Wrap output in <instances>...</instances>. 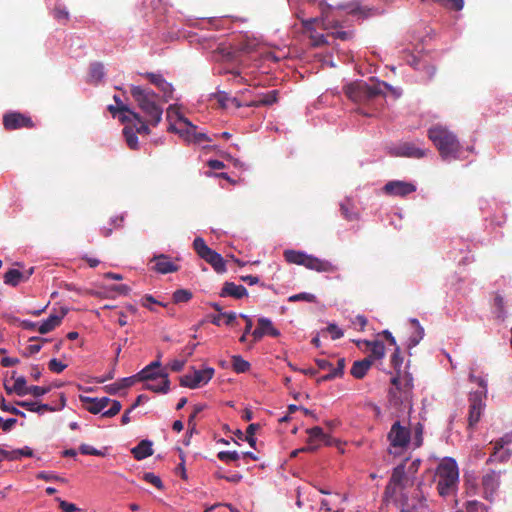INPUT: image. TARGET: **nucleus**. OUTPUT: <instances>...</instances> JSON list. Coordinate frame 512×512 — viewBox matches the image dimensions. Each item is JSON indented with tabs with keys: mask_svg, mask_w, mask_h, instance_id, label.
Returning a JSON list of instances; mask_svg holds the SVG:
<instances>
[{
	"mask_svg": "<svg viewBox=\"0 0 512 512\" xmlns=\"http://www.w3.org/2000/svg\"><path fill=\"white\" fill-rule=\"evenodd\" d=\"M193 248L197 255L209 263L217 273L222 274L226 272V261L224 258L221 254L208 247L203 238L196 237L193 241Z\"/></svg>",
	"mask_w": 512,
	"mask_h": 512,
	"instance_id": "423d86ee",
	"label": "nucleus"
},
{
	"mask_svg": "<svg viewBox=\"0 0 512 512\" xmlns=\"http://www.w3.org/2000/svg\"><path fill=\"white\" fill-rule=\"evenodd\" d=\"M30 341H36L37 343L30 344L27 347V350H28L29 354H36V353H38L41 350L42 343L47 342L48 339L39 338V337H32V338H30Z\"/></svg>",
	"mask_w": 512,
	"mask_h": 512,
	"instance_id": "8fccbe9b",
	"label": "nucleus"
},
{
	"mask_svg": "<svg viewBox=\"0 0 512 512\" xmlns=\"http://www.w3.org/2000/svg\"><path fill=\"white\" fill-rule=\"evenodd\" d=\"M159 377L162 378L160 385L145 384L144 389L155 392V393H167L170 390V381L166 372H159Z\"/></svg>",
	"mask_w": 512,
	"mask_h": 512,
	"instance_id": "c85d7f7f",
	"label": "nucleus"
},
{
	"mask_svg": "<svg viewBox=\"0 0 512 512\" xmlns=\"http://www.w3.org/2000/svg\"><path fill=\"white\" fill-rule=\"evenodd\" d=\"M318 24L323 28L324 30L330 29V28H336L339 26L338 22H333L330 19V13L328 11L322 10V18H309L307 20L303 21L304 29L307 32H314L315 28L314 26Z\"/></svg>",
	"mask_w": 512,
	"mask_h": 512,
	"instance_id": "4468645a",
	"label": "nucleus"
},
{
	"mask_svg": "<svg viewBox=\"0 0 512 512\" xmlns=\"http://www.w3.org/2000/svg\"><path fill=\"white\" fill-rule=\"evenodd\" d=\"M278 100V91L271 90L266 94L260 96L257 100L252 101L248 104L249 107H260V106H270L276 103Z\"/></svg>",
	"mask_w": 512,
	"mask_h": 512,
	"instance_id": "cd10ccee",
	"label": "nucleus"
},
{
	"mask_svg": "<svg viewBox=\"0 0 512 512\" xmlns=\"http://www.w3.org/2000/svg\"><path fill=\"white\" fill-rule=\"evenodd\" d=\"M89 76L95 82H99L100 80H102V78L104 77L103 64L98 62L91 64Z\"/></svg>",
	"mask_w": 512,
	"mask_h": 512,
	"instance_id": "4c0bfd02",
	"label": "nucleus"
},
{
	"mask_svg": "<svg viewBox=\"0 0 512 512\" xmlns=\"http://www.w3.org/2000/svg\"><path fill=\"white\" fill-rule=\"evenodd\" d=\"M408 482V478L405 472V465L400 464L393 469L389 484L386 487V493L391 489L393 492L396 489H403Z\"/></svg>",
	"mask_w": 512,
	"mask_h": 512,
	"instance_id": "a211bd4d",
	"label": "nucleus"
},
{
	"mask_svg": "<svg viewBox=\"0 0 512 512\" xmlns=\"http://www.w3.org/2000/svg\"><path fill=\"white\" fill-rule=\"evenodd\" d=\"M310 39H311L312 45L314 47H320V46H323V45L327 44V40H326L325 35L318 34L315 31L314 32H310Z\"/></svg>",
	"mask_w": 512,
	"mask_h": 512,
	"instance_id": "864d4df0",
	"label": "nucleus"
},
{
	"mask_svg": "<svg viewBox=\"0 0 512 512\" xmlns=\"http://www.w3.org/2000/svg\"><path fill=\"white\" fill-rule=\"evenodd\" d=\"M307 254L295 250H287L284 252L285 260L288 263L304 265Z\"/></svg>",
	"mask_w": 512,
	"mask_h": 512,
	"instance_id": "72a5a7b5",
	"label": "nucleus"
},
{
	"mask_svg": "<svg viewBox=\"0 0 512 512\" xmlns=\"http://www.w3.org/2000/svg\"><path fill=\"white\" fill-rule=\"evenodd\" d=\"M413 377L410 373H397L390 380L388 402L397 410L411 411L413 406Z\"/></svg>",
	"mask_w": 512,
	"mask_h": 512,
	"instance_id": "f257e3e1",
	"label": "nucleus"
},
{
	"mask_svg": "<svg viewBox=\"0 0 512 512\" xmlns=\"http://www.w3.org/2000/svg\"><path fill=\"white\" fill-rule=\"evenodd\" d=\"M423 425L418 422L413 428V444L416 448L420 447L423 444Z\"/></svg>",
	"mask_w": 512,
	"mask_h": 512,
	"instance_id": "a19ab883",
	"label": "nucleus"
},
{
	"mask_svg": "<svg viewBox=\"0 0 512 512\" xmlns=\"http://www.w3.org/2000/svg\"><path fill=\"white\" fill-rule=\"evenodd\" d=\"M109 404H111V407L102 413V417H106V418L114 417L115 415H117L120 412V410L122 408V405L118 400L110 399Z\"/></svg>",
	"mask_w": 512,
	"mask_h": 512,
	"instance_id": "79ce46f5",
	"label": "nucleus"
},
{
	"mask_svg": "<svg viewBox=\"0 0 512 512\" xmlns=\"http://www.w3.org/2000/svg\"><path fill=\"white\" fill-rule=\"evenodd\" d=\"M373 364L371 357H366L362 360L355 361L351 367L350 373L356 379L365 377Z\"/></svg>",
	"mask_w": 512,
	"mask_h": 512,
	"instance_id": "393cba45",
	"label": "nucleus"
},
{
	"mask_svg": "<svg viewBox=\"0 0 512 512\" xmlns=\"http://www.w3.org/2000/svg\"><path fill=\"white\" fill-rule=\"evenodd\" d=\"M308 437V446H316L318 448V442L324 441L326 435L321 427L315 426L310 429H307Z\"/></svg>",
	"mask_w": 512,
	"mask_h": 512,
	"instance_id": "473e14b6",
	"label": "nucleus"
},
{
	"mask_svg": "<svg viewBox=\"0 0 512 512\" xmlns=\"http://www.w3.org/2000/svg\"><path fill=\"white\" fill-rule=\"evenodd\" d=\"M363 343L370 349L371 353L368 357H371L373 361L376 359H382L385 356V346L382 342L364 340Z\"/></svg>",
	"mask_w": 512,
	"mask_h": 512,
	"instance_id": "bb28decb",
	"label": "nucleus"
},
{
	"mask_svg": "<svg viewBox=\"0 0 512 512\" xmlns=\"http://www.w3.org/2000/svg\"><path fill=\"white\" fill-rule=\"evenodd\" d=\"M66 313L67 311L63 309L61 310L60 314H51L45 321H43L38 326V332L40 334H46L53 331L56 327H58L61 324Z\"/></svg>",
	"mask_w": 512,
	"mask_h": 512,
	"instance_id": "4be33fe9",
	"label": "nucleus"
},
{
	"mask_svg": "<svg viewBox=\"0 0 512 512\" xmlns=\"http://www.w3.org/2000/svg\"><path fill=\"white\" fill-rule=\"evenodd\" d=\"M186 360L175 359L170 363V368L174 372H180L185 366Z\"/></svg>",
	"mask_w": 512,
	"mask_h": 512,
	"instance_id": "774afa93",
	"label": "nucleus"
},
{
	"mask_svg": "<svg viewBox=\"0 0 512 512\" xmlns=\"http://www.w3.org/2000/svg\"><path fill=\"white\" fill-rule=\"evenodd\" d=\"M136 380H138L137 374L131 377L122 378L118 382L120 384V389L132 386Z\"/></svg>",
	"mask_w": 512,
	"mask_h": 512,
	"instance_id": "338daca9",
	"label": "nucleus"
},
{
	"mask_svg": "<svg viewBox=\"0 0 512 512\" xmlns=\"http://www.w3.org/2000/svg\"><path fill=\"white\" fill-rule=\"evenodd\" d=\"M232 368L236 373H245L250 369V363L240 355L232 356Z\"/></svg>",
	"mask_w": 512,
	"mask_h": 512,
	"instance_id": "c9c22d12",
	"label": "nucleus"
},
{
	"mask_svg": "<svg viewBox=\"0 0 512 512\" xmlns=\"http://www.w3.org/2000/svg\"><path fill=\"white\" fill-rule=\"evenodd\" d=\"M217 457L221 461H238L240 458V454L237 451H220L217 454Z\"/></svg>",
	"mask_w": 512,
	"mask_h": 512,
	"instance_id": "49530a36",
	"label": "nucleus"
},
{
	"mask_svg": "<svg viewBox=\"0 0 512 512\" xmlns=\"http://www.w3.org/2000/svg\"><path fill=\"white\" fill-rule=\"evenodd\" d=\"M300 300L314 303V302H316V296L311 293L303 292V293L295 294V295H292L291 297H289L290 302H295V301H300Z\"/></svg>",
	"mask_w": 512,
	"mask_h": 512,
	"instance_id": "3c124183",
	"label": "nucleus"
},
{
	"mask_svg": "<svg viewBox=\"0 0 512 512\" xmlns=\"http://www.w3.org/2000/svg\"><path fill=\"white\" fill-rule=\"evenodd\" d=\"M131 453L137 460L145 459L153 454L152 442L142 440L138 445L132 448Z\"/></svg>",
	"mask_w": 512,
	"mask_h": 512,
	"instance_id": "a878e982",
	"label": "nucleus"
},
{
	"mask_svg": "<svg viewBox=\"0 0 512 512\" xmlns=\"http://www.w3.org/2000/svg\"><path fill=\"white\" fill-rule=\"evenodd\" d=\"M264 335L278 337L280 335V331L273 326L270 319L261 317L258 319V327L252 332V336L255 341H258Z\"/></svg>",
	"mask_w": 512,
	"mask_h": 512,
	"instance_id": "f3484780",
	"label": "nucleus"
},
{
	"mask_svg": "<svg viewBox=\"0 0 512 512\" xmlns=\"http://www.w3.org/2000/svg\"><path fill=\"white\" fill-rule=\"evenodd\" d=\"M436 479L437 490L440 496H455L459 481V470L455 460H443L437 467Z\"/></svg>",
	"mask_w": 512,
	"mask_h": 512,
	"instance_id": "20e7f679",
	"label": "nucleus"
},
{
	"mask_svg": "<svg viewBox=\"0 0 512 512\" xmlns=\"http://www.w3.org/2000/svg\"><path fill=\"white\" fill-rule=\"evenodd\" d=\"M143 479L147 482L155 486L157 489H163L162 480L156 476L154 473L147 472L143 475Z\"/></svg>",
	"mask_w": 512,
	"mask_h": 512,
	"instance_id": "de8ad7c7",
	"label": "nucleus"
},
{
	"mask_svg": "<svg viewBox=\"0 0 512 512\" xmlns=\"http://www.w3.org/2000/svg\"><path fill=\"white\" fill-rule=\"evenodd\" d=\"M25 280H27V277L17 269H10L4 275V283L13 287Z\"/></svg>",
	"mask_w": 512,
	"mask_h": 512,
	"instance_id": "2f4dec72",
	"label": "nucleus"
},
{
	"mask_svg": "<svg viewBox=\"0 0 512 512\" xmlns=\"http://www.w3.org/2000/svg\"><path fill=\"white\" fill-rule=\"evenodd\" d=\"M123 135L130 149L137 150L139 148L137 133L132 125L125 124Z\"/></svg>",
	"mask_w": 512,
	"mask_h": 512,
	"instance_id": "7c9ffc66",
	"label": "nucleus"
},
{
	"mask_svg": "<svg viewBox=\"0 0 512 512\" xmlns=\"http://www.w3.org/2000/svg\"><path fill=\"white\" fill-rule=\"evenodd\" d=\"M119 120L123 124H131V122L134 120L137 124L132 125L134 127V130L137 134H149L150 129L148 127V124L144 121V119L141 117V115L137 112H131V115L128 116L126 114L120 115Z\"/></svg>",
	"mask_w": 512,
	"mask_h": 512,
	"instance_id": "412c9836",
	"label": "nucleus"
},
{
	"mask_svg": "<svg viewBox=\"0 0 512 512\" xmlns=\"http://www.w3.org/2000/svg\"><path fill=\"white\" fill-rule=\"evenodd\" d=\"M427 136L437 148L442 159L458 158L462 146L455 133L446 126L436 124L428 129Z\"/></svg>",
	"mask_w": 512,
	"mask_h": 512,
	"instance_id": "7ed1b4c3",
	"label": "nucleus"
},
{
	"mask_svg": "<svg viewBox=\"0 0 512 512\" xmlns=\"http://www.w3.org/2000/svg\"><path fill=\"white\" fill-rule=\"evenodd\" d=\"M403 358L400 355V348L398 346L395 347V351L391 356V363L395 369H399L402 365Z\"/></svg>",
	"mask_w": 512,
	"mask_h": 512,
	"instance_id": "bf43d9fd",
	"label": "nucleus"
},
{
	"mask_svg": "<svg viewBox=\"0 0 512 512\" xmlns=\"http://www.w3.org/2000/svg\"><path fill=\"white\" fill-rule=\"evenodd\" d=\"M387 195L405 197L416 191V186L411 182L394 180L389 181L383 187Z\"/></svg>",
	"mask_w": 512,
	"mask_h": 512,
	"instance_id": "9b49d317",
	"label": "nucleus"
},
{
	"mask_svg": "<svg viewBox=\"0 0 512 512\" xmlns=\"http://www.w3.org/2000/svg\"><path fill=\"white\" fill-rule=\"evenodd\" d=\"M159 372L165 371L161 369L160 360H156L138 372L137 377L139 381L155 380L159 377Z\"/></svg>",
	"mask_w": 512,
	"mask_h": 512,
	"instance_id": "b1692460",
	"label": "nucleus"
},
{
	"mask_svg": "<svg viewBox=\"0 0 512 512\" xmlns=\"http://www.w3.org/2000/svg\"><path fill=\"white\" fill-rule=\"evenodd\" d=\"M151 261L155 263L152 269L161 274L174 273L179 270V266L173 263L171 257L166 254L154 256Z\"/></svg>",
	"mask_w": 512,
	"mask_h": 512,
	"instance_id": "2eb2a0df",
	"label": "nucleus"
},
{
	"mask_svg": "<svg viewBox=\"0 0 512 512\" xmlns=\"http://www.w3.org/2000/svg\"><path fill=\"white\" fill-rule=\"evenodd\" d=\"M353 325L355 327H359L360 330H364L368 321L367 318L363 315H357L353 320Z\"/></svg>",
	"mask_w": 512,
	"mask_h": 512,
	"instance_id": "69168bd1",
	"label": "nucleus"
},
{
	"mask_svg": "<svg viewBox=\"0 0 512 512\" xmlns=\"http://www.w3.org/2000/svg\"><path fill=\"white\" fill-rule=\"evenodd\" d=\"M512 443V433L506 434L504 437L499 439L495 442L493 453L490 455V457L487 460V464L492 463L494 461H500L503 462L509 458L508 452H503L500 455L499 452L504 449V446Z\"/></svg>",
	"mask_w": 512,
	"mask_h": 512,
	"instance_id": "aec40b11",
	"label": "nucleus"
},
{
	"mask_svg": "<svg viewBox=\"0 0 512 512\" xmlns=\"http://www.w3.org/2000/svg\"><path fill=\"white\" fill-rule=\"evenodd\" d=\"M303 266L317 272L333 273L336 271V267L331 262L319 259L311 255L306 256Z\"/></svg>",
	"mask_w": 512,
	"mask_h": 512,
	"instance_id": "6ab92c4d",
	"label": "nucleus"
},
{
	"mask_svg": "<svg viewBox=\"0 0 512 512\" xmlns=\"http://www.w3.org/2000/svg\"><path fill=\"white\" fill-rule=\"evenodd\" d=\"M13 390L18 396H24L28 394L29 387L26 386V379L23 376L17 377L13 384Z\"/></svg>",
	"mask_w": 512,
	"mask_h": 512,
	"instance_id": "58836bf2",
	"label": "nucleus"
},
{
	"mask_svg": "<svg viewBox=\"0 0 512 512\" xmlns=\"http://www.w3.org/2000/svg\"><path fill=\"white\" fill-rule=\"evenodd\" d=\"M67 367L66 364L62 363L56 358H53L48 363V368L54 373H61Z\"/></svg>",
	"mask_w": 512,
	"mask_h": 512,
	"instance_id": "603ef678",
	"label": "nucleus"
},
{
	"mask_svg": "<svg viewBox=\"0 0 512 512\" xmlns=\"http://www.w3.org/2000/svg\"><path fill=\"white\" fill-rule=\"evenodd\" d=\"M80 401L85 410L92 414L102 412L110 403L108 397L93 398L89 396H80Z\"/></svg>",
	"mask_w": 512,
	"mask_h": 512,
	"instance_id": "dca6fc26",
	"label": "nucleus"
},
{
	"mask_svg": "<svg viewBox=\"0 0 512 512\" xmlns=\"http://www.w3.org/2000/svg\"><path fill=\"white\" fill-rule=\"evenodd\" d=\"M259 428H260L259 424L252 423L246 429V438H245V440L252 447H254L255 444H256V438L254 437V434H255L256 430L259 429Z\"/></svg>",
	"mask_w": 512,
	"mask_h": 512,
	"instance_id": "c03bdc74",
	"label": "nucleus"
},
{
	"mask_svg": "<svg viewBox=\"0 0 512 512\" xmlns=\"http://www.w3.org/2000/svg\"><path fill=\"white\" fill-rule=\"evenodd\" d=\"M338 8L342 9V10H346L349 14H352V15L362 13V9L358 5H354V4L339 5Z\"/></svg>",
	"mask_w": 512,
	"mask_h": 512,
	"instance_id": "e2e57ef3",
	"label": "nucleus"
},
{
	"mask_svg": "<svg viewBox=\"0 0 512 512\" xmlns=\"http://www.w3.org/2000/svg\"><path fill=\"white\" fill-rule=\"evenodd\" d=\"M113 98H114V101L116 102L117 110L121 113V115L126 114V115L130 116L131 112H134L133 110H131L129 108V106H127L126 104H124L122 102V100L120 99L119 96L115 95Z\"/></svg>",
	"mask_w": 512,
	"mask_h": 512,
	"instance_id": "13d9d810",
	"label": "nucleus"
},
{
	"mask_svg": "<svg viewBox=\"0 0 512 512\" xmlns=\"http://www.w3.org/2000/svg\"><path fill=\"white\" fill-rule=\"evenodd\" d=\"M54 17L58 20V21H68L69 19V13L68 11L63 8V7H56L54 9Z\"/></svg>",
	"mask_w": 512,
	"mask_h": 512,
	"instance_id": "680f3d73",
	"label": "nucleus"
},
{
	"mask_svg": "<svg viewBox=\"0 0 512 512\" xmlns=\"http://www.w3.org/2000/svg\"><path fill=\"white\" fill-rule=\"evenodd\" d=\"M501 471L486 470L481 477V492L483 498L492 501L500 486Z\"/></svg>",
	"mask_w": 512,
	"mask_h": 512,
	"instance_id": "1a4fd4ad",
	"label": "nucleus"
},
{
	"mask_svg": "<svg viewBox=\"0 0 512 512\" xmlns=\"http://www.w3.org/2000/svg\"><path fill=\"white\" fill-rule=\"evenodd\" d=\"M381 85L388 87V84L384 82L369 85L364 81H355L344 87V93L354 103L366 104L374 98L383 95Z\"/></svg>",
	"mask_w": 512,
	"mask_h": 512,
	"instance_id": "39448f33",
	"label": "nucleus"
},
{
	"mask_svg": "<svg viewBox=\"0 0 512 512\" xmlns=\"http://www.w3.org/2000/svg\"><path fill=\"white\" fill-rule=\"evenodd\" d=\"M57 501L59 502V506L62 509L63 512H76L79 511V508L73 504L69 503L65 500H61L60 498H57Z\"/></svg>",
	"mask_w": 512,
	"mask_h": 512,
	"instance_id": "052dcab7",
	"label": "nucleus"
},
{
	"mask_svg": "<svg viewBox=\"0 0 512 512\" xmlns=\"http://www.w3.org/2000/svg\"><path fill=\"white\" fill-rule=\"evenodd\" d=\"M247 294V289L243 285H237L234 282L227 281L224 283L219 295L221 297L230 296L235 299H241L247 296Z\"/></svg>",
	"mask_w": 512,
	"mask_h": 512,
	"instance_id": "5701e85b",
	"label": "nucleus"
},
{
	"mask_svg": "<svg viewBox=\"0 0 512 512\" xmlns=\"http://www.w3.org/2000/svg\"><path fill=\"white\" fill-rule=\"evenodd\" d=\"M390 154L396 157H409L420 159L426 155V151L416 147L414 143L403 142L390 149Z\"/></svg>",
	"mask_w": 512,
	"mask_h": 512,
	"instance_id": "f8f14e48",
	"label": "nucleus"
},
{
	"mask_svg": "<svg viewBox=\"0 0 512 512\" xmlns=\"http://www.w3.org/2000/svg\"><path fill=\"white\" fill-rule=\"evenodd\" d=\"M15 404L27 409L31 412L43 413L46 411H53L54 409L48 404H38L34 401H15Z\"/></svg>",
	"mask_w": 512,
	"mask_h": 512,
	"instance_id": "c756f323",
	"label": "nucleus"
},
{
	"mask_svg": "<svg viewBox=\"0 0 512 512\" xmlns=\"http://www.w3.org/2000/svg\"><path fill=\"white\" fill-rule=\"evenodd\" d=\"M160 83L161 84H159L157 88L162 93L163 101L168 102L173 97L174 88L171 83L165 80V78Z\"/></svg>",
	"mask_w": 512,
	"mask_h": 512,
	"instance_id": "e433bc0d",
	"label": "nucleus"
},
{
	"mask_svg": "<svg viewBox=\"0 0 512 512\" xmlns=\"http://www.w3.org/2000/svg\"><path fill=\"white\" fill-rule=\"evenodd\" d=\"M3 126L6 130H16L21 128H33L32 119L19 112L6 113L3 116Z\"/></svg>",
	"mask_w": 512,
	"mask_h": 512,
	"instance_id": "9d476101",
	"label": "nucleus"
},
{
	"mask_svg": "<svg viewBox=\"0 0 512 512\" xmlns=\"http://www.w3.org/2000/svg\"><path fill=\"white\" fill-rule=\"evenodd\" d=\"M130 93L137 106L145 114L146 121L157 126L162 119L163 108L159 103V95L149 88L131 85Z\"/></svg>",
	"mask_w": 512,
	"mask_h": 512,
	"instance_id": "f03ea898",
	"label": "nucleus"
},
{
	"mask_svg": "<svg viewBox=\"0 0 512 512\" xmlns=\"http://www.w3.org/2000/svg\"><path fill=\"white\" fill-rule=\"evenodd\" d=\"M142 76H144L151 84L156 87L161 84L160 82L164 79L163 75L153 72H146L142 74Z\"/></svg>",
	"mask_w": 512,
	"mask_h": 512,
	"instance_id": "4d7b16f0",
	"label": "nucleus"
},
{
	"mask_svg": "<svg viewBox=\"0 0 512 512\" xmlns=\"http://www.w3.org/2000/svg\"><path fill=\"white\" fill-rule=\"evenodd\" d=\"M51 387H41V386H29L28 394L33 395L34 397H41L48 392H50Z\"/></svg>",
	"mask_w": 512,
	"mask_h": 512,
	"instance_id": "5fc2aeb1",
	"label": "nucleus"
},
{
	"mask_svg": "<svg viewBox=\"0 0 512 512\" xmlns=\"http://www.w3.org/2000/svg\"><path fill=\"white\" fill-rule=\"evenodd\" d=\"M192 298V293L186 289H179L173 293L174 303H185Z\"/></svg>",
	"mask_w": 512,
	"mask_h": 512,
	"instance_id": "ea45409f",
	"label": "nucleus"
},
{
	"mask_svg": "<svg viewBox=\"0 0 512 512\" xmlns=\"http://www.w3.org/2000/svg\"><path fill=\"white\" fill-rule=\"evenodd\" d=\"M79 451L81 454L83 455H93V456H105V452L102 451V450H98L88 444H82L80 447H79Z\"/></svg>",
	"mask_w": 512,
	"mask_h": 512,
	"instance_id": "a18cd8bd",
	"label": "nucleus"
},
{
	"mask_svg": "<svg viewBox=\"0 0 512 512\" xmlns=\"http://www.w3.org/2000/svg\"><path fill=\"white\" fill-rule=\"evenodd\" d=\"M387 439L392 448L406 449L411 441V429L396 421L391 426Z\"/></svg>",
	"mask_w": 512,
	"mask_h": 512,
	"instance_id": "6e6552de",
	"label": "nucleus"
},
{
	"mask_svg": "<svg viewBox=\"0 0 512 512\" xmlns=\"http://www.w3.org/2000/svg\"><path fill=\"white\" fill-rule=\"evenodd\" d=\"M0 408L4 412H9V413H12V414L20 416V417H25L24 412H22L21 410L17 409L14 406L7 404L4 397H1Z\"/></svg>",
	"mask_w": 512,
	"mask_h": 512,
	"instance_id": "09e8293b",
	"label": "nucleus"
},
{
	"mask_svg": "<svg viewBox=\"0 0 512 512\" xmlns=\"http://www.w3.org/2000/svg\"><path fill=\"white\" fill-rule=\"evenodd\" d=\"M469 427H474L480 420L484 408L482 393L476 392L470 395L469 398Z\"/></svg>",
	"mask_w": 512,
	"mask_h": 512,
	"instance_id": "ddd939ff",
	"label": "nucleus"
},
{
	"mask_svg": "<svg viewBox=\"0 0 512 512\" xmlns=\"http://www.w3.org/2000/svg\"><path fill=\"white\" fill-rule=\"evenodd\" d=\"M426 0H421V2H425ZM436 3H445V6L455 10L460 11L464 7V0H433Z\"/></svg>",
	"mask_w": 512,
	"mask_h": 512,
	"instance_id": "37998d69",
	"label": "nucleus"
},
{
	"mask_svg": "<svg viewBox=\"0 0 512 512\" xmlns=\"http://www.w3.org/2000/svg\"><path fill=\"white\" fill-rule=\"evenodd\" d=\"M340 210L342 216L348 221H354L358 219V213L354 210V206L350 201H346L340 204Z\"/></svg>",
	"mask_w": 512,
	"mask_h": 512,
	"instance_id": "f704fd0d",
	"label": "nucleus"
},
{
	"mask_svg": "<svg viewBox=\"0 0 512 512\" xmlns=\"http://www.w3.org/2000/svg\"><path fill=\"white\" fill-rule=\"evenodd\" d=\"M344 369H345V359L344 358H339L338 361H337V367L332 369V372L334 373V375L337 377H342L343 374H344Z\"/></svg>",
	"mask_w": 512,
	"mask_h": 512,
	"instance_id": "0e129e2a",
	"label": "nucleus"
},
{
	"mask_svg": "<svg viewBox=\"0 0 512 512\" xmlns=\"http://www.w3.org/2000/svg\"><path fill=\"white\" fill-rule=\"evenodd\" d=\"M215 370L212 367L205 369H195L191 367V372L180 377V385L190 389H196L206 385L214 376Z\"/></svg>",
	"mask_w": 512,
	"mask_h": 512,
	"instance_id": "0eeeda50",
	"label": "nucleus"
},
{
	"mask_svg": "<svg viewBox=\"0 0 512 512\" xmlns=\"http://www.w3.org/2000/svg\"><path fill=\"white\" fill-rule=\"evenodd\" d=\"M326 330L331 334V338L333 340L340 339L343 337L344 332L342 329H340L336 324L331 323L327 326Z\"/></svg>",
	"mask_w": 512,
	"mask_h": 512,
	"instance_id": "6e6d98bb",
	"label": "nucleus"
}]
</instances>
